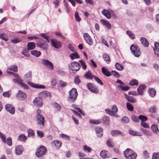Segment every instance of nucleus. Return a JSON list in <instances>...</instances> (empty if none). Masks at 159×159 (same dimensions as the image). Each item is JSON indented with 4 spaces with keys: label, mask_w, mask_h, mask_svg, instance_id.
Returning <instances> with one entry per match:
<instances>
[{
    "label": "nucleus",
    "mask_w": 159,
    "mask_h": 159,
    "mask_svg": "<svg viewBox=\"0 0 159 159\" xmlns=\"http://www.w3.org/2000/svg\"><path fill=\"white\" fill-rule=\"evenodd\" d=\"M36 44L37 48L43 51H47L48 48V45L47 42L40 38L36 41Z\"/></svg>",
    "instance_id": "nucleus-1"
},
{
    "label": "nucleus",
    "mask_w": 159,
    "mask_h": 159,
    "mask_svg": "<svg viewBox=\"0 0 159 159\" xmlns=\"http://www.w3.org/2000/svg\"><path fill=\"white\" fill-rule=\"evenodd\" d=\"M78 96V93L75 88H72L69 92V95L67 98L68 101L70 102H74L76 100Z\"/></svg>",
    "instance_id": "nucleus-2"
},
{
    "label": "nucleus",
    "mask_w": 159,
    "mask_h": 159,
    "mask_svg": "<svg viewBox=\"0 0 159 159\" xmlns=\"http://www.w3.org/2000/svg\"><path fill=\"white\" fill-rule=\"evenodd\" d=\"M126 159H135L137 156L136 153L129 148H127L123 152Z\"/></svg>",
    "instance_id": "nucleus-3"
},
{
    "label": "nucleus",
    "mask_w": 159,
    "mask_h": 159,
    "mask_svg": "<svg viewBox=\"0 0 159 159\" xmlns=\"http://www.w3.org/2000/svg\"><path fill=\"white\" fill-rule=\"evenodd\" d=\"M81 66L79 63L76 61H73L68 65V68L74 73L79 71Z\"/></svg>",
    "instance_id": "nucleus-4"
},
{
    "label": "nucleus",
    "mask_w": 159,
    "mask_h": 159,
    "mask_svg": "<svg viewBox=\"0 0 159 159\" xmlns=\"http://www.w3.org/2000/svg\"><path fill=\"white\" fill-rule=\"evenodd\" d=\"M130 50L132 54L136 57H139L141 54L139 48L135 44L132 45L130 47Z\"/></svg>",
    "instance_id": "nucleus-5"
},
{
    "label": "nucleus",
    "mask_w": 159,
    "mask_h": 159,
    "mask_svg": "<svg viewBox=\"0 0 159 159\" xmlns=\"http://www.w3.org/2000/svg\"><path fill=\"white\" fill-rule=\"evenodd\" d=\"M47 152L46 148L44 146H41L36 149L35 155L37 157H40L44 155Z\"/></svg>",
    "instance_id": "nucleus-6"
},
{
    "label": "nucleus",
    "mask_w": 159,
    "mask_h": 159,
    "mask_svg": "<svg viewBox=\"0 0 159 159\" xmlns=\"http://www.w3.org/2000/svg\"><path fill=\"white\" fill-rule=\"evenodd\" d=\"M112 110L107 109L105 110L106 113L109 115L115 117H118V116L116 114L118 111V108L116 105H114L112 106Z\"/></svg>",
    "instance_id": "nucleus-7"
},
{
    "label": "nucleus",
    "mask_w": 159,
    "mask_h": 159,
    "mask_svg": "<svg viewBox=\"0 0 159 159\" xmlns=\"http://www.w3.org/2000/svg\"><path fill=\"white\" fill-rule=\"evenodd\" d=\"M41 63L42 65L45 66L49 70H52L54 68L52 63L48 60L45 59H42Z\"/></svg>",
    "instance_id": "nucleus-8"
},
{
    "label": "nucleus",
    "mask_w": 159,
    "mask_h": 159,
    "mask_svg": "<svg viewBox=\"0 0 159 159\" xmlns=\"http://www.w3.org/2000/svg\"><path fill=\"white\" fill-rule=\"evenodd\" d=\"M51 41L52 46L54 48L58 49L61 48V43L60 41L55 39H52Z\"/></svg>",
    "instance_id": "nucleus-9"
},
{
    "label": "nucleus",
    "mask_w": 159,
    "mask_h": 159,
    "mask_svg": "<svg viewBox=\"0 0 159 159\" xmlns=\"http://www.w3.org/2000/svg\"><path fill=\"white\" fill-rule=\"evenodd\" d=\"M83 36L85 42L87 43L90 46L93 45V39L88 33H84L83 34Z\"/></svg>",
    "instance_id": "nucleus-10"
},
{
    "label": "nucleus",
    "mask_w": 159,
    "mask_h": 159,
    "mask_svg": "<svg viewBox=\"0 0 159 159\" xmlns=\"http://www.w3.org/2000/svg\"><path fill=\"white\" fill-rule=\"evenodd\" d=\"M16 97L18 99L20 100H25L27 97L26 93L21 90L18 91Z\"/></svg>",
    "instance_id": "nucleus-11"
},
{
    "label": "nucleus",
    "mask_w": 159,
    "mask_h": 159,
    "mask_svg": "<svg viewBox=\"0 0 159 159\" xmlns=\"http://www.w3.org/2000/svg\"><path fill=\"white\" fill-rule=\"evenodd\" d=\"M117 83L119 84L120 85L118 86V87L120 88V89L124 91H126L129 89V87L125 84L120 80H118L116 81Z\"/></svg>",
    "instance_id": "nucleus-12"
},
{
    "label": "nucleus",
    "mask_w": 159,
    "mask_h": 159,
    "mask_svg": "<svg viewBox=\"0 0 159 159\" xmlns=\"http://www.w3.org/2000/svg\"><path fill=\"white\" fill-rule=\"evenodd\" d=\"M34 104L38 107H41L43 105L42 99L40 97L36 98L33 101Z\"/></svg>",
    "instance_id": "nucleus-13"
},
{
    "label": "nucleus",
    "mask_w": 159,
    "mask_h": 159,
    "mask_svg": "<svg viewBox=\"0 0 159 159\" xmlns=\"http://www.w3.org/2000/svg\"><path fill=\"white\" fill-rule=\"evenodd\" d=\"M36 117L38 120V125H39L41 129L43 128L44 126V118L42 116H36Z\"/></svg>",
    "instance_id": "nucleus-14"
},
{
    "label": "nucleus",
    "mask_w": 159,
    "mask_h": 159,
    "mask_svg": "<svg viewBox=\"0 0 159 159\" xmlns=\"http://www.w3.org/2000/svg\"><path fill=\"white\" fill-rule=\"evenodd\" d=\"M24 148L21 145H18L16 146L15 153L17 155H21L23 152Z\"/></svg>",
    "instance_id": "nucleus-15"
},
{
    "label": "nucleus",
    "mask_w": 159,
    "mask_h": 159,
    "mask_svg": "<svg viewBox=\"0 0 159 159\" xmlns=\"http://www.w3.org/2000/svg\"><path fill=\"white\" fill-rule=\"evenodd\" d=\"M27 83L30 86L36 89H44L45 88V86L43 85H40L38 84H35L30 81H28Z\"/></svg>",
    "instance_id": "nucleus-16"
},
{
    "label": "nucleus",
    "mask_w": 159,
    "mask_h": 159,
    "mask_svg": "<svg viewBox=\"0 0 159 159\" xmlns=\"http://www.w3.org/2000/svg\"><path fill=\"white\" fill-rule=\"evenodd\" d=\"M6 110L11 114H14L15 112V110L14 107L10 104H7L5 106Z\"/></svg>",
    "instance_id": "nucleus-17"
},
{
    "label": "nucleus",
    "mask_w": 159,
    "mask_h": 159,
    "mask_svg": "<svg viewBox=\"0 0 159 159\" xmlns=\"http://www.w3.org/2000/svg\"><path fill=\"white\" fill-rule=\"evenodd\" d=\"M40 97L42 98H46L49 97L50 98L51 97V93L47 91H43L39 93Z\"/></svg>",
    "instance_id": "nucleus-18"
},
{
    "label": "nucleus",
    "mask_w": 159,
    "mask_h": 159,
    "mask_svg": "<svg viewBox=\"0 0 159 159\" xmlns=\"http://www.w3.org/2000/svg\"><path fill=\"white\" fill-rule=\"evenodd\" d=\"M148 92L149 95L151 97H154L156 94V91L153 88H149L148 90Z\"/></svg>",
    "instance_id": "nucleus-19"
},
{
    "label": "nucleus",
    "mask_w": 159,
    "mask_h": 159,
    "mask_svg": "<svg viewBox=\"0 0 159 159\" xmlns=\"http://www.w3.org/2000/svg\"><path fill=\"white\" fill-rule=\"evenodd\" d=\"M52 146L57 149H59L61 146V143L59 140H56L53 141Z\"/></svg>",
    "instance_id": "nucleus-20"
},
{
    "label": "nucleus",
    "mask_w": 159,
    "mask_h": 159,
    "mask_svg": "<svg viewBox=\"0 0 159 159\" xmlns=\"http://www.w3.org/2000/svg\"><path fill=\"white\" fill-rule=\"evenodd\" d=\"M22 38L20 37H14L11 39V41L13 43H16L21 42Z\"/></svg>",
    "instance_id": "nucleus-21"
},
{
    "label": "nucleus",
    "mask_w": 159,
    "mask_h": 159,
    "mask_svg": "<svg viewBox=\"0 0 159 159\" xmlns=\"http://www.w3.org/2000/svg\"><path fill=\"white\" fill-rule=\"evenodd\" d=\"M96 134L98 137H101L103 135L102 129L100 127H97L95 128Z\"/></svg>",
    "instance_id": "nucleus-22"
},
{
    "label": "nucleus",
    "mask_w": 159,
    "mask_h": 159,
    "mask_svg": "<svg viewBox=\"0 0 159 159\" xmlns=\"http://www.w3.org/2000/svg\"><path fill=\"white\" fill-rule=\"evenodd\" d=\"M100 22L107 29H110L111 28V26L110 24L107 21L101 19L100 20Z\"/></svg>",
    "instance_id": "nucleus-23"
},
{
    "label": "nucleus",
    "mask_w": 159,
    "mask_h": 159,
    "mask_svg": "<svg viewBox=\"0 0 159 159\" xmlns=\"http://www.w3.org/2000/svg\"><path fill=\"white\" fill-rule=\"evenodd\" d=\"M102 13L107 19H109L111 18V14L108 10L104 9L102 11Z\"/></svg>",
    "instance_id": "nucleus-24"
},
{
    "label": "nucleus",
    "mask_w": 159,
    "mask_h": 159,
    "mask_svg": "<svg viewBox=\"0 0 159 159\" xmlns=\"http://www.w3.org/2000/svg\"><path fill=\"white\" fill-rule=\"evenodd\" d=\"M84 77L87 79L89 80H92L94 76L93 75L91 71L89 70L86 72L84 75Z\"/></svg>",
    "instance_id": "nucleus-25"
},
{
    "label": "nucleus",
    "mask_w": 159,
    "mask_h": 159,
    "mask_svg": "<svg viewBox=\"0 0 159 159\" xmlns=\"http://www.w3.org/2000/svg\"><path fill=\"white\" fill-rule=\"evenodd\" d=\"M146 87V85L144 84L140 85L137 89L138 94L139 95H142L143 90Z\"/></svg>",
    "instance_id": "nucleus-26"
},
{
    "label": "nucleus",
    "mask_w": 159,
    "mask_h": 159,
    "mask_svg": "<svg viewBox=\"0 0 159 159\" xmlns=\"http://www.w3.org/2000/svg\"><path fill=\"white\" fill-rule=\"evenodd\" d=\"M36 47L35 43L34 42H29L27 44V47L28 50H31L34 49Z\"/></svg>",
    "instance_id": "nucleus-27"
},
{
    "label": "nucleus",
    "mask_w": 159,
    "mask_h": 159,
    "mask_svg": "<svg viewBox=\"0 0 159 159\" xmlns=\"http://www.w3.org/2000/svg\"><path fill=\"white\" fill-rule=\"evenodd\" d=\"M102 73L107 76L108 77L111 75V74L110 72L104 67L102 68Z\"/></svg>",
    "instance_id": "nucleus-28"
},
{
    "label": "nucleus",
    "mask_w": 159,
    "mask_h": 159,
    "mask_svg": "<svg viewBox=\"0 0 159 159\" xmlns=\"http://www.w3.org/2000/svg\"><path fill=\"white\" fill-rule=\"evenodd\" d=\"M140 41L142 44L145 47H148L149 45V43L148 40L145 38L141 37Z\"/></svg>",
    "instance_id": "nucleus-29"
},
{
    "label": "nucleus",
    "mask_w": 159,
    "mask_h": 159,
    "mask_svg": "<svg viewBox=\"0 0 159 159\" xmlns=\"http://www.w3.org/2000/svg\"><path fill=\"white\" fill-rule=\"evenodd\" d=\"M70 57L71 60H72L75 59L80 58V56L78 53L76 52L71 54L70 55Z\"/></svg>",
    "instance_id": "nucleus-30"
},
{
    "label": "nucleus",
    "mask_w": 159,
    "mask_h": 159,
    "mask_svg": "<svg viewBox=\"0 0 159 159\" xmlns=\"http://www.w3.org/2000/svg\"><path fill=\"white\" fill-rule=\"evenodd\" d=\"M129 133L130 134L133 136H140L142 135L140 133L136 132L132 129L129 130Z\"/></svg>",
    "instance_id": "nucleus-31"
},
{
    "label": "nucleus",
    "mask_w": 159,
    "mask_h": 159,
    "mask_svg": "<svg viewBox=\"0 0 159 159\" xmlns=\"http://www.w3.org/2000/svg\"><path fill=\"white\" fill-rule=\"evenodd\" d=\"M31 55L36 57H39L41 54V52H40L36 50H33L31 52Z\"/></svg>",
    "instance_id": "nucleus-32"
},
{
    "label": "nucleus",
    "mask_w": 159,
    "mask_h": 159,
    "mask_svg": "<svg viewBox=\"0 0 159 159\" xmlns=\"http://www.w3.org/2000/svg\"><path fill=\"white\" fill-rule=\"evenodd\" d=\"M27 139V137L24 134H20L18 136V139L20 141L25 142Z\"/></svg>",
    "instance_id": "nucleus-33"
},
{
    "label": "nucleus",
    "mask_w": 159,
    "mask_h": 159,
    "mask_svg": "<svg viewBox=\"0 0 159 159\" xmlns=\"http://www.w3.org/2000/svg\"><path fill=\"white\" fill-rule=\"evenodd\" d=\"M151 129L152 131L155 133L157 134L159 132L158 129L157 125L153 124L151 126Z\"/></svg>",
    "instance_id": "nucleus-34"
},
{
    "label": "nucleus",
    "mask_w": 159,
    "mask_h": 159,
    "mask_svg": "<svg viewBox=\"0 0 159 159\" xmlns=\"http://www.w3.org/2000/svg\"><path fill=\"white\" fill-rule=\"evenodd\" d=\"M111 134L113 136L118 135H123V133L122 132L117 130H114L111 131Z\"/></svg>",
    "instance_id": "nucleus-35"
},
{
    "label": "nucleus",
    "mask_w": 159,
    "mask_h": 159,
    "mask_svg": "<svg viewBox=\"0 0 159 159\" xmlns=\"http://www.w3.org/2000/svg\"><path fill=\"white\" fill-rule=\"evenodd\" d=\"M72 107L75 109H76L83 116H85L84 112L80 108L76 107V105L73 104L72 105Z\"/></svg>",
    "instance_id": "nucleus-36"
},
{
    "label": "nucleus",
    "mask_w": 159,
    "mask_h": 159,
    "mask_svg": "<svg viewBox=\"0 0 159 159\" xmlns=\"http://www.w3.org/2000/svg\"><path fill=\"white\" fill-rule=\"evenodd\" d=\"M31 75V72L29 71L25 75L24 79L27 80H30L32 77Z\"/></svg>",
    "instance_id": "nucleus-37"
},
{
    "label": "nucleus",
    "mask_w": 159,
    "mask_h": 159,
    "mask_svg": "<svg viewBox=\"0 0 159 159\" xmlns=\"http://www.w3.org/2000/svg\"><path fill=\"white\" fill-rule=\"evenodd\" d=\"M115 66L116 69L118 70L122 71L124 70V66L118 63H116Z\"/></svg>",
    "instance_id": "nucleus-38"
},
{
    "label": "nucleus",
    "mask_w": 159,
    "mask_h": 159,
    "mask_svg": "<svg viewBox=\"0 0 159 159\" xmlns=\"http://www.w3.org/2000/svg\"><path fill=\"white\" fill-rule=\"evenodd\" d=\"M125 98L129 102L135 103L136 102V99L133 97L125 95Z\"/></svg>",
    "instance_id": "nucleus-39"
},
{
    "label": "nucleus",
    "mask_w": 159,
    "mask_h": 159,
    "mask_svg": "<svg viewBox=\"0 0 159 159\" xmlns=\"http://www.w3.org/2000/svg\"><path fill=\"white\" fill-rule=\"evenodd\" d=\"M148 111L151 113H156L157 112L156 107L154 105L152 106L148 109Z\"/></svg>",
    "instance_id": "nucleus-40"
},
{
    "label": "nucleus",
    "mask_w": 159,
    "mask_h": 159,
    "mask_svg": "<svg viewBox=\"0 0 159 159\" xmlns=\"http://www.w3.org/2000/svg\"><path fill=\"white\" fill-rule=\"evenodd\" d=\"M102 57L104 61H106L107 63H108L110 61V58L108 55L106 53L103 54Z\"/></svg>",
    "instance_id": "nucleus-41"
},
{
    "label": "nucleus",
    "mask_w": 159,
    "mask_h": 159,
    "mask_svg": "<svg viewBox=\"0 0 159 159\" xmlns=\"http://www.w3.org/2000/svg\"><path fill=\"white\" fill-rule=\"evenodd\" d=\"M29 50L26 49V48H25L21 52V54L24 55L26 57H28L29 55Z\"/></svg>",
    "instance_id": "nucleus-42"
},
{
    "label": "nucleus",
    "mask_w": 159,
    "mask_h": 159,
    "mask_svg": "<svg viewBox=\"0 0 159 159\" xmlns=\"http://www.w3.org/2000/svg\"><path fill=\"white\" fill-rule=\"evenodd\" d=\"M107 152L106 150L102 151L100 152V156L102 158H105L107 157Z\"/></svg>",
    "instance_id": "nucleus-43"
},
{
    "label": "nucleus",
    "mask_w": 159,
    "mask_h": 159,
    "mask_svg": "<svg viewBox=\"0 0 159 159\" xmlns=\"http://www.w3.org/2000/svg\"><path fill=\"white\" fill-rule=\"evenodd\" d=\"M83 149L85 152H91L92 150V149L91 148L86 145L84 146Z\"/></svg>",
    "instance_id": "nucleus-44"
},
{
    "label": "nucleus",
    "mask_w": 159,
    "mask_h": 159,
    "mask_svg": "<svg viewBox=\"0 0 159 159\" xmlns=\"http://www.w3.org/2000/svg\"><path fill=\"white\" fill-rule=\"evenodd\" d=\"M9 70H12L15 72H16L17 71L18 68L17 66H11L8 68Z\"/></svg>",
    "instance_id": "nucleus-45"
},
{
    "label": "nucleus",
    "mask_w": 159,
    "mask_h": 159,
    "mask_svg": "<svg viewBox=\"0 0 159 159\" xmlns=\"http://www.w3.org/2000/svg\"><path fill=\"white\" fill-rule=\"evenodd\" d=\"M129 84L132 86L137 85L138 84V82L136 80L133 79L130 81Z\"/></svg>",
    "instance_id": "nucleus-46"
},
{
    "label": "nucleus",
    "mask_w": 159,
    "mask_h": 159,
    "mask_svg": "<svg viewBox=\"0 0 159 159\" xmlns=\"http://www.w3.org/2000/svg\"><path fill=\"white\" fill-rule=\"evenodd\" d=\"M0 38L6 41L8 40V36L5 34L3 33L0 34Z\"/></svg>",
    "instance_id": "nucleus-47"
},
{
    "label": "nucleus",
    "mask_w": 159,
    "mask_h": 159,
    "mask_svg": "<svg viewBox=\"0 0 159 159\" xmlns=\"http://www.w3.org/2000/svg\"><path fill=\"white\" fill-rule=\"evenodd\" d=\"M102 120L103 122L106 124H108L109 123L110 120L108 117L107 116H104L102 118Z\"/></svg>",
    "instance_id": "nucleus-48"
},
{
    "label": "nucleus",
    "mask_w": 159,
    "mask_h": 159,
    "mask_svg": "<svg viewBox=\"0 0 159 159\" xmlns=\"http://www.w3.org/2000/svg\"><path fill=\"white\" fill-rule=\"evenodd\" d=\"M126 107L128 110L130 111H132L134 110V107L133 105L130 103L127 102L126 103Z\"/></svg>",
    "instance_id": "nucleus-49"
},
{
    "label": "nucleus",
    "mask_w": 159,
    "mask_h": 159,
    "mask_svg": "<svg viewBox=\"0 0 159 159\" xmlns=\"http://www.w3.org/2000/svg\"><path fill=\"white\" fill-rule=\"evenodd\" d=\"M139 119L141 120V122H144L147 120V117L142 115H139L138 117Z\"/></svg>",
    "instance_id": "nucleus-50"
},
{
    "label": "nucleus",
    "mask_w": 159,
    "mask_h": 159,
    "mask_svg": "<svg viewBox=\"0 0 159 159\" xmlns=\"http://www.w3.org/2000/svg\"><path fill=\"white\" fill-rule=\"evenodd\" d=\"M54 108L57 111H59L61 109V106L57 103L54 102L53 104Z\"/></svg>",
    "instance_id": "nucleus-51"
},
{
    "label": "nucleus",
    "mask_w": 159,
    "mask_h": 159,
    "mask_svg": "<svg viewBox=\"0 0 159 159\" xmlns=\"http://www.w3.org/2000/svg\"><path fill=\"white\" fill-rule=\"evenodd\" d=\"M89 123L91 124H98L101 123V121L99 120H90Z\"/></svg>",
    "instance_id": "nucleus-52"
},
{
    "label": "nucleus",
    "mask_w": 159,
    "mask_h": 159,
    "mask_svg": "<svg viewBox=\"0 0 159 159\" xmlns=\"http://www.w3.org/2000/svg\"><path fill=\"white\" fill-rule=\"evenodd\" d=\"M88 89L90 91L93 88L95 85L92 83H88L86 85Z\"/></svg>",
    "instance_id": "nucleus-53"
},
{
    "label": "nucleus",
    "mask_w": 159,
    "mask_h": 159,
    "mask_svg": "<svg viewBox=\"0 0 159 159\" xmlns=\"http://www.w3.org/2000/svg\"><path fill=\"white\" fill-rule=\"evenodd\" d=\"M106 143L108 147L112 148L114 147V145L112 143V141L111 139H108L107 140Z\"/></svg>",
    "instance_id": "nucleus-54"
},
{
    "label": "nucleus",
    "mask_w": 159,
    "mask_h": 159,
    "mask_svg": "<svg viewBox=\"0 0 159 159\" xmlns=\"http://www.w3.org/2000/svg\"><path fill=\"white\" fill-rule=\"evenodd\" d=\"M154 52L156 50L159 52V43L158 42H155L154 43V47L153 48Z\"/></svg>",
    "instance_id": "nucleus-55"
},
{
    "label": "nucleus",
    "mask_w": 159,
    "mask_h": 159,
    "mask_svg": "<svg viewBox=\"0 0 159 159\" xmlns=\"http://www.w3.org/2000/svg\"><path fill=\"white\" fill-rule=\"evenodd\" d=\"M55 34L56 36H58L59 37H61V39H66V38L65 37H64L61 34V33L60 32H55Z\"/></svg>",
    "instance_id": "nucleus-56"
},
{
    "label": "nucleus",
    "mask_w": 159,
    "mask_h": 159,
    "mask_svg": "<svg viewBox=\"0 0 159 159\" xmlns=\"http://www.w3.org/2000/svg\"><path fill=\"white\" fill-rule=\"evenodd\" d=\"M140 130L141 131L146 135L148 136L152 135L151 133H150L149 132L147 131L146 129L143 128H141V129Z\"/></svg>",
    "instance_id": "nucleus-57"
},
{
    "label": "nucleus",
    "mask_w": 159,
    "mask_h": 159,
    "mask_svg": "<svg viewBox=\"0 0 159 159\" xmlns=\"http://www.w3.org/2000/svg\"><path fill=\"white\" fill-rule=\"evenodd\" d=\"M80 64L82 66V68L84 70H85L86 69L87 66L83 60H80L79 61Z\"/></svg>",
    "instance_id": "nucleus-58"
},
{
    "label": "nucleus",
    "mask_w": 159,
    "mask_h": 159,
    "mask_svg": "<svg viewBox=\"0 0 159 159\" xmlns=\"http://www.w3.org/2000/svg\"><path fill=\"white\" fill-rule=\"evenodd\" d=\"M127 35L132 39H134L135 38V36L134 34L131 31H127L126 32Z\"/></svg>",
    "instance_id": "nucleus-59"
},
{
    "label": "nucleus",
    "mask_w": 159,
    "mask_h": 159,
    "mask_svg": "<svg viewBox=\"0 0 159 159\" xmlns=\"http://www.w3.org/2000/svg\"><path fill=\"white\" fill-rule=\"evenodd\" d=\"M95 81L99 84H100L101 85H103V83L102 81L100 80V79L98 77L96 76H94L93 78Z\"/></svg>",
    "instance_id": "nucleus-60"
},
{
    "label": "nucleus",
    "mask_w": 159,
    "mask_h": 159,
    "mask_svg": "<svg viewBox=\"0 0 159 159\" xmlns=\"http://www.w3.org/2000/svg\"><path fill=\"white\" fill-rule=\"evenodd\" d=\"M81 81L79 79V76H76L74 79V82L76 84H79L80 83Z\"/></svg>",
    "instance_id": "nucleus-61"
},
{
    "label": "nucleus",
    "mask_w": 159,
    "mask_h": 159,
    "mask_svg": "<svg viewBox=\"0 0 159 159\" xmlns=\"http://www.w3.org/2000/svg\"><path fill=\"white\" fill-rule=\"evenodd\" d=\"M152 159H159V153L154 152L153 153Z\"/></svg>",
    "instance_id": "nucleus-62"
},
{
    "label": "nucleus",
    "mask_w": 159,
    "mask_h": 159,
    "mask_svg": "<svg viewBox=\"0 0 159 159\" xmlns=\"http://www.w3.org/2000/svg\"><path fill=\"white\" fill-rule=\"evenodd\" d=\"M6 142L7 143V144L9 146H11L12 145V140L10 137H9L7 138Z\"/></svg>",
    "instance_id": "nucleus-63"
},
{
    "label": "nucleus",
    "mask_w": 159,
    "mask_h": 159,
    "mask_svg": "<svg viewBox=\"0 0 159 159\" xmlns=\"http://www.w3.org/2000/svg\"><path fill=\"white\" fill-rule=\"evenodd\" d=\"M131 118L132 120L135 122H139V119L137 116L134 115H132L131 116Z\"/></svg>",
    "instance_id": "nucleus-64"
}]
</instances>
